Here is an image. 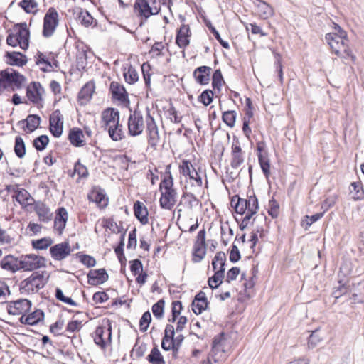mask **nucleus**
<instances>
[{
	"instance_id": "1",
	"label": "nucleus",
	"mask_w": 364,
	"mask_h": 364,
	"mask_svg": "<svg viewBox=\"0 0 364 364\" xmlns=\"http://www.w3.org/2000/svg\"><path fill=\"white\" fill-rule=\"evenodd\" d=\"M46 282V279L44 278V272H34L30 277L21 282L20 291L25 294L35 293L44 287Z\"/></svg>"
},
{
	"instance_id": "2",
	"label": "nucleus",
	"mask_w": 364,
	"mask_h": 364,
	"mask_svg": "<svg viewBox=\"0 0 364 364\" xmlns=\"http://www.w3.org/2000/svg\"><path fill=\"white\" fill-rule=\"evenodd\" d=\"M26 77L12 68L6 69L0 72V83L4 89L13 86L12 90L21 89Z\"/></svg>"
},
{
	"instance_id": "3",
	"label": "nucleus",
	"mask_w": 364,
	"mask_h": 364,
	"mask_svg": "<svg viewBox=\"0 0 364 364\" xmlns=\"http://www.w3.org/2000/svg\"><path fill=\"white\" fill-rule=\"evenodd\" d=\"M21 270L33 271L35 269L46 267V259L35 254L22 255L20 256Z\"/></svg>"
},
{
	"instance_id": "4",
	"label": "nucleus",
	"mask_w": 364,
	"mask_h": 364,
	"mask_svg": "<svg viewBox=\"0 0 364 364\" xmlns=\"http://www.w3.org/2000/svg\"><path fill=\"white\" fill-rule=\"evenodd\" d=\"M59 23V15L57 10L50 7L43 18V36L50 38L53 35Z\"/></svg>"
},
{
	"instance_id": "5",
	"label": "nucleus",
	"mask_w": 364,
	"mask_h": 364,
	"mask_svg": "<svg viewBox=\"0 0 364 364\" xmlns=\"http://www.w3.org/2000/svg\"><path fill=\"white\" fill-rule=\"evenodd\" d=\"M347 34L345 31L341 30V34L336 33H329L326 35V40L330 46L333 52L337 56H341V50L345 48V45L348 42Z\"/></svg>"
},
{
	"instance_id": "6",
	"label": "nucleus",
	"mask_w": 364,
	"mask_h": 364,
	"mask_svg": "<svg viewBox=\"0 0 364 364\" xmlns=\"http://www.w3.org/2000/svg\"><path fill=\"white\" fill-rule=\"evenodd\" d=\"M144 129L143 114L141 111L135 109L129 114L128 119L129 134L132 136L140 135Z\"/></svg>"
},
{
	"instance_id": "7",
	"label": "nucleus",
	"mask_w": 364,
	"mask_h": 364,
	"mask_svg": "<svg viewBox=\"0 0 364 364\" xmlns=\"http://www.w3.org/2000/svg\"><path fill=\"white\" fill-rule=\"evenodd\" d=\"M134 9L141 18H144V21L140 22V26H142L144 21L151 16L157 14L159 12V9L151 7L147 0H136L134 4Z\"/></svg>"
},
{
	"instance_id": "8",
	"label": "nucleus",
	"mask_w": 364,
	"mask_h": 364,
	"mask_svg": "<svg viewBox=\"0 0 364 364\" xmlns=\"http://www.w3.org/2000/svg\"><path fill=\"white\" fill-rule=\"evenodd\" d=\"M179 171L183 176L188 177L191 181H194L197 186H202V178L190 161L183 160L179 166Z\"/></svg>"
},
{
	"instance_id": "9",
	"label": "nucleus",
	"mask_w": 364,
	"mask_h": 364,
	"mask_svg": "<svg viewBox=\"0 0 364 364\" xmlns=\"http://www.w3.org/2000/svg\"><path fill=\"white\" fill-rule=\"evenodd\" d=\"M32 303L26 299L10 301L7 305V311L11 315L23 314L30 311Z\"/></svg>"
},
{
	"instance_id": "10",
	"label": "nucleus",
	"mask_w": 364,
	"mask_h": 364,
	"mask_svg": "<svg viewBox=\"0 0 364 364\" xmlns=\"http://www.w3.org/2000/svg\"><path fill=\"white\" fill-rule=\"evenodd\" d=\"M16 33L14 36L19 42V46L23 50H26L29 46L30 31L26 23H17L14 27Z\"/></svg>"
},
{
	"instance_id": "11",
	"label": "nucleus",
	"mask_w": 364,
	"mask_h": 364,
	"mask_svg": "<svg viewBox=\"0 0 364 364\" xmlns=\"http://www.w3.org/2000/svg\"><path fill=\"white\" fill-rule=\"evenodd\" d=\"M49 130L55 137H60L63 131V118L59 109L54 111L50 116Z\"/></svg>"
},
{
	"instance_id": "12",
	"label": "nucleus",
	"mask_w": 364,
	"mask_h": 364,
	"mask_svg": "<svg viewBox=\"0 0 364 364\" xmlns=\"http://www.w3.org/2000/svg\"><path fill=\"white\" fill-rule=\"evenodd\" d=\"M72 252L68 242L55 244L50 247V254L52 258L56 261L65 259Z\"/></svg>"
},
{
	"instance_id": "13",
	"label": "nucleus",
	"mask_w": 364,
	"mask_h": 364,
	"mask_svg": "<svg viewBox=\"0 0 364 364\" xmlns=\"http://www.w3.org/2000/svg\"><path fill=\"white\" fill-rule=\"evenodd\" d=\"M112 327L110 323L107 328L103 326H97L95 331L94 341L102 349L105 348L107 343H111Z\"/></svg>"
},
{
	"instance_id": "14",
	"label": "nucleus",
	"mask_w": 364,
	"mask_h": 364,
	"mask_svg": "<svg viewBox=\"0 0 364 364\" xmlns=\"http://www.w3.org/2000/svg\"><path fill=\"white\" fill-rule=\"evenodd\" d=\"M146 131L148 132V143L151 147L157 145L159 141L158 127L154 119L150 115L149 111L146 117Z\"/></svg>"
},
{
	"instance_id": "15",
	"label": "nucleus",
	"mask_w": 364,
	"mask_h": 364,
	"mask_svg": "<svg viewBox=\"0 0 364 364\" xmlns=\"http://www.w3.org/2000/svg\"><path fill=\"white\" fill-rule=\"evenodd\" d=\"M109 91L112 93L113 99L122 103H129L128 93L126 89L118 82L113 81L110 83Z\"/></svg>"
},
{
	"instance_id": "16",
	"label": "nucleus",
	"mask_w": 364,
	"mask_h": 364,
	"mask_svg": "<svg viewBox=\"0 0 364 364\" xmlns=\"http://www.w3.org/2000/svg\"><path fill=\"white\" fill-rule=\"evenodd\" d=\"M105 127L112 128L119 123V112L114 108H107L102 114Z\"/></svg>"
},
{
	"instance_id": "17",
	"label": "nucleus",
	"mask_w": 364,
	"mask_h": 364,
	"mask_svg": "<svg viewBox=\"0 0 364 364\" xmlns=\"http://www.w3.org/2000/svg\"><path fill=\"white\" fill-rule=\"evenodd\" d=\"M88 284L90 285L102 284L107 282L109 275L105 269L90 270L87 274Z\"/></svg>"
},
{
	"instance_id": "18",
	"label": "nucleus",
	"mask_w": 364,
	"mask_h": 364,
	"mask_svg": "<svg viewBox=\"0 0 364 364\" xmlns=\"http://www.w3.org/2000/svg\"><path fill=\"white\" fill-rule=\"evenodd\" d=\"M177 192L176 190L161 191L159 200L160 206L163 209L171 210L176 202Z\"/></svg>"
},
{
	"instance_id": "19",
	"label": "nucleus",
	"mask_w": 364,
	"mask_h": 364,
	"mask_svg": "<svg viewBox=\"0 0 364 364\" xmlns=\"http://www.w3.org/2000/svg\"><path fill=\"white\" fill-rule=\"evenodd\" d=\"M191 33L188 25H182L177 31L176 43L180 48H186L190 43Z\"/></svg>"
},
{
	"instance_id": "20",
	"label": "nucleus",
	"mask_w": 364,
	"mask_h": 364,
	"mask_svg": "<svg viewBox=\"0 0 364 364\" xmlns=\"http://www.w3.org/2000/svg\"><path fill=\"white\" fill-rule=\"evenodd\" d=\"M253 4L260 18L267 19L274 15L273 8L267 2L262 0H255Z\"/></svg>"
},
{
	"instance_id": "21",
	"label": "nucleus",
	"mask_w": 364,
	"mask_h": 364,
	"mask_svg": "<svg viewBox=\"0 0 364 364\" xmlns=\"http://www.w3.org/2000/svg\"><path fill=\"white\" fill-rule=\"evenodd\" d=\"M20 257H16L12 255L5 256L0 262V266L2 269L16 272L21 270Z\"/></svg>"
},
{
	"instance_id": "22",
	"label": "nucleus",
	"mask_w": 364,
	"mask_h": 364,
	"mask_svg": "<svg viewBox=\"0 0 364 364\" xmlns=\"http://www.w3.org/2000/svg\"><path fill=\"white\" fill-rule=\"evenodd\" d=\"M68 218V213L67 210L63 207L59 208L56 211V215L54 220V228L58 231L59 235L63 233Z\"/></svg>"
},
{
	"instance_id": "23",
	"label": "nucleus",
	"mask_w": 364,
	"mask_h": 364,
	"mask_svg": "<svg viewBox=\"0 0 364 364\" xmlns=\"http://www.w3.org/2000/svg\"><path fill=\"white\" fill-rule=\"evenodd\" d=\"M41 91H43V89L40 82H32L27 87L26 95L30 101L38 104L42 100Z\"/></svg>"
},
{
	"instance_id": "24",
	"label": "nucleus",
	"mask_w": 364,
	"mask_h": 364,
	"mask_svg": "<svg viewBox=\"0 0 364 364\" xmlns=\"http://www.w3.org/2000/svg\"><path fill=\"white\" fill-rule=\"evenodd\" d=\"M211 68L205 65L197 68L193 73L196 81L200 85H207L210 80Z\"/></svg>"
},
{
	"instance_id": "25",
	"label": "nucleus",
	"mask_w": 364,
	"mask_h": 364,
	"mask_svg": "<svg viewBox=\"0 0 364 364\" xmlns=\"http://www.w3.org/2000/svg\"><path fill=\"white\" fill-rule=\"evenodd\" d=\"M34 210L41 222L48 223L53 218L50 209L42 202L38 201L35 203Z\"/></svg>"
},
{
	"instance_id": "26",
	"label": "nucleus",
	"mask_w": 364,
	"mask_h": 364,
	"mask_svg": "<svg viewBox=\"0 0 364 364\" xmlns=\"http://www.w3.org/2000/svg\"><path fill=\"white\" fill-rule=\"evenodd\" d=\"M95 85L93 81L87 82L78 93V100L81 105L87 103L92 97Z\"/></svg>"
},
{
	"instance_id": "27",
	"label": "nucleus",
	"mask_w": 364,
	"mask_h": 364,
	"mask_svg": "<svg viewBox=\"0 0 364 364\" xmlns=\"http://www.w3.org/2000/svg\"><path fill=\"white\" fill-rule=\"evenodd\" d=\"M231 155V167L236 169L239 166H240V165L244 162V157L242 156V149L238 141H237L236 144H232Z\"/></svg>"
},
{
	"instance_id": "28",
	"label": "nucleus",
	"mask_w": 364,
	"mask_h": 364,
	"mask_svg": "<svg viewBox=\"0 0 364 364\" xmlns=\"http://www.w3.org/2000/svg\"><path fill=\"white\" fill-rule=\"evenodd\" d=\"M134 213L135 217L140 221L142 225H146L149 222L148 210L143 203L137 200L134 203Z\"/></svg>"
},
{
	"instance_id": "29",
	"label": "nucleus",
	"mask_w": 364,
	"mask_h": 364,
	"mask_svg": "<svg viewBox=\"0 0 364 364\" xmlns=\"http://www.w3.org/2000/svg\"><path fill=\"white\" fill-rule=\"evenodd\" d=\"M5 57L8 60L7 63L11 65L23 66L27 63L26 56L20 52H6Z\"/></svg>"
},
{
	"instance_id": "30",
	"label": "nucleus",
	"mask_w": 364,
	"mask_h": 364,
	"mask_svg": "<svg viewBox=\"0 0 364 364\" xmlns=\"http://www.w3.org/2000/svg\"><path fill=\"white\" fill-rule=\"evenodd\" d=\"M83 137L84 133L80 128H73L69 132L68 139L70 144L76 147H81L85 144Z\"/></svg>"
},
{
	"instance_id": "31",
	"label": "nucleus",
	"mask_w": 364,
	"mask_h": 364,
	"mask_svg": "<svg viewBox=\"0 0 364 364\" xmlns=\"http://www.w3.org/2000/svg\"><path fill=\"white\" fill-rule=\"evenodd\" d=\"M19 123L25 124L28 132L31 133L39 127L41 117L37 114H29L26 119L20 121Z\"/></svg>"
},
{
	"instance_id": "32",
	"label": "nucleus",
	"mask_w": 364,
	"mask_h": 364,
	"mask_svg": "<svg viewBox=\"0 0 364 364\" xmlns=\"http://www.w3.org/2000/svg\"><path fill=\"white\" fill-rule=\"evenodd\" d=\"M15 198L23 207L30 205L34 201L31 194L24 188H21L16 191Z\"/></svg>"
},
{
	"instance_id": "33",
	"label": "nucleus",
	"mask_w": 364,
	"mask_h": 364,
	"mask_svg": "<svg viewBox=\"0 0 364 364\" xmlns=\"http://www.w3.org/2000/svg\"><path fill=\"white\" fill-rule=\"evenodd\" d=\"M231 205L234 207L235 212L237 214L243 215L247 211L248 205L247 199L240 198L238 196H235L231 200Z\"/></svg>"
},
{
	"instance_id": "34",
	"label": "nucleus",
	"mask_w": 364,
	"mask_h": 364,
	"mask_svg": "<svg viewBox=\"0 0 364 364\" xmlns=\"http://www.w3.org/2000/svg\"><path fill=\"white\" fill-rule=\"evenodd\" d=\"M170 166L171 165H168L166 168V176L164 178L161 180L159 188L161 191H168L171 190H175L173 188V177L171 176V171H170Z\"/></svg>"
},
{
	"instance_id": "35",
	"label": "nucleus",
	"mask_w": 364,
	"mask_h": 364,
	"mask_svg": "<svg viewBox=\"0 0 364 364\" xmlns=\"http://www.w3.org/2000/svg\"><path fill=\"white\" fill-rule=\"evenodd\" d=\"M151 364H166L163 355L159 351L158 346H155L146 358Z\"/></svg>"
},
{
	"instance_id": "36",
	"label": "nucleus",
	"mask_w": 364,
	"mask_h": 364,
	"mask_svg": "<svg viewBox=\"0 0 364 364\" xmlns=\"http://www.w3.org/2000/svg\"><path fill=\"white\" fill-rule=\"evenodd\" d=\"M223 333L214 337L212 343V349L210 353L216 354L218 355H223L225 353V350L222 347V341L223 339Z\"/></svg>"
},
{
	"instance_id": "37",
	"label": "nucleus",
	"mask_w": 364,
	"mask_h": 364,
	"mask_svg": "<svg viewBox=\"0 0 364 364\" xmlns=\"http://www.w3.org/2000/svg\"><path fill=\"white\" fill-rule=\"evenodd\" d=\"M123 75L126 82L130 85L134 84L139 80L138 73L132 65L128 67L127 70L124 72Z\"/></svg>"
},
{
	"instance_id": "38",
	"label": "nucleus",
	"mask_w": 364,
	"mask_h": 364,
	"mask_svg": "<svg viewBox=\"0 0 364 364\" xmlns=\"http://www.w3.org/2000/svg\"><path fill=\"white\" fill-rule=\"evenodd\" d=\"M108 133L110 138L114 141H119L124 136L122 131V125L119 123L112 128H109Z\"/></svg>"
},
{
	"instance_id": "39",
	"label": "nucleus",
	"mask_w": 364,
	"mask_h": 364,
	"mask_svg": "<svg viewBox=\"0 0 364 364\" xmlns=\"http://www.w3.org/2000/svg\"><path fill=\"white\" fill-rule=\"evenodd\" d=\"M206 255V245H193V261L200 262Z\"/></svg>"
},
{
	"instance_id": "40",
	"label": "nucleus",
	"mask_w": 364,
	"mask_h": 364,
	"mask_svg": "<svg viewBox=\"0 0 364 364\" xmlns=\"http://www.w3.org/2000/svg\"><path fill=\"white\" fill-rule=\"evenodd\" d=\"M14 152L16 155L22 159L26 154V145L22 137L17 136L15 138Z\"/></svg>"
},
{
	"instance_id": "41",
	"label": "nucleus",
	"mask_w": 364,
	"mask_h": 364,
	"mask_svg": "<svg viewBox=\"0 0 364 364\" xmlns=\"http://www.w3.org/2000/svg\"><path fill=\"white\" fill-rule=\"evenodd\" d=\"M237 113L235 111H225L223 113L222 119L223 122L230 128H232L235 124Z\"/></svg>"
},
{
	"instance_id": "42",
	"label": "nucleus",
	"mask_w": 364,
	"mask_h": 364,
	"mask_svg": "<svg viewBox=\"0 0 364 364\" xmlns=\"http://www.w3.org/2000/svg\"><path fill=\"white\" fill-rule=\"evenodd\" d=\"M49 143V138L47 135H41L36 137L33 142V145L37 151L44 150Z\"/></svg>"
},
{
	"instance_id": "43",
	"label": "nucleus",
	"mask_w": 364,
	"mask_h": 364,
	"mask_svg": "<svg viewBox=\"0 0 364 364\" xmlns=\"http://www.w3.org/2000/svg\"><path fill=\"white\" fill-rule=\"evenodd\" d=\"M164 306L165 301L162 299H159L152 306L151 310L154 316L156 318L161 319L163 318L164 314Z\"/></svg>"
},
{
	"instance_id": "44",
	"label": "nucleus",
	"mask_w": 364,
	"mask_h": 364,
	"mask_svg": "<svg viewBox=\"0 0 364 364\" xmlns=\"http://www.w3.org/2000/svg\"><path fill=\"white\" fill-rule=\"evenodd\" d=\"M53 243L50 237H43L39 240H33L32 246L36 250H46Z\"/></svg>"
},
{
	"instance_id": "45",
	"label": "nucleus",
	"mask_w": 364,
	"mask_h": 364,
	"mask_svg": "<svg viewBox=\"0 0 364 364\" xmlns=\"http://www.w3.org/2000/svg\"><path fill=\"white\" fill-rule=\"evenodd\" d=\"M78 20L80 23L85 27H88L92 25L93 22V18L87 10L81 9L78 14Z\"/></svg>"
},
{
	"instance_id": "46",
	"label": "nucleus",
	"mask_w": 364,
	"mask_h": 364,
	"mask_svg": "<svg viewBox=\"0 0 364 364\" xmlns=\"http://www.w3.org/2000/svg\"><path fill=\"white\" fill-rule=\"evenodd\" d=\"M223 82L224 80L220 70H215L212 76V86L213 89L220 90V87Z\"/></svg>"
},
{
	"instance_id": "47",
	"label": "nucleus",
	"mask_w": 364,
	"mask_h": 364,
	"mask_svg": "<svg viewBox=\"0 0 364 364\" xmlns=\"http://www.w3.org/2000/svg\"><path fill=\"white\" fill-rule=\"evenodd\" d=\"M18 5L26 13L36 12L38 6L37 3L34 0H22L18 3Z\"/></svg>"
},
{
	"instance_id": "48",
	"label": "nucleus",
	"mask_w": 364,
	"mask_h": 364,
	"mask_svg": "<svg viewBox=\"0 0 364 364\" xmlns=\"http://www.w3.org/2000/svg\"><path fill=\"white\" fill-rule=\"evenodd\" d=\"M75 255L79 258L80 262L87 267H93L96 264L95 259L90 255L81 254L80 252L77 253Z\"/></svg>"
},
{
	"instance_id": "49",
	"label": "nucleus",
	"mask_w": 364,
	"mask_h": 364,
	"mask_svg": "<svg viewBox=\"0 0 364 364\" xmlns=\"http://www.w3.org/2000/svg\"><path fill=\"white\" fill-rule=\"evenodd\" d=\"M247 201L248 205L247 213H250L252 215L256 214L259 209V203L255 195L248 196Z\"/></svg>"
},
{
	"instance_id": "50",
	"label": "nucleus",
	"mask_w": 364,
	"mask_h": 364,
	"mask_svg": "<svg viewBox=\"0 0 364 364\" xmlns=\"http://www.w3.org/2000/svg\"><path fill=\"white\" fill-rule=\"evenodd\" d=\"M151 321V315L150 312L149 311H147L142 314V316L140 318V321H139L140 331L142 332L146 331L149 326Z\"/></svg>"
},
{
	"instance_id": "51",
	"label": "nucleus",
	"mask_w": 364,
	"mask_h": 364,
	"mask_svg": "<svg viewBox=\"0 0 364 364\" xmlns=\"http://www.w3.org/2000/svg\"><path fill=\"white\" fill-rule=\"evenodd\" d=\"M218 260H220V268L224 267L226 262V255L225 252L220 251L215 254L212 261V266L214 271H217Z\"/></svg>"
},
{
	"instance_id": "52",
	"label": "nucleus",
	"mask_w": 364,
	"mask_h": 364,
	"mask_svg": "<svg viewBox=\"0 0 364 364\" xmlns=\"http://www.w3.org/2000/svg\"><path fill=\"white\" fill-rule=\"evenodd\" d=\"M44 312L41 309H36L28 315L31 323V326L36 325L44 318Z\"/></svg>"
},
{
	"instance_id": "53",
	"label": "nucleus",
	"mask_w": 364,
	"mask_h": 364,
	"mask_svg": "<svg viewBox=\"0 0 364 364\" xmlns=\"http://www.w3.org/2000/svg\"><path fill=\"white\" fill-rule=\"evenodd\" d=\"M213 92L210 90H204L198 97V101L205 106L209 105L213 102Z\"/></svg>"
},
{
	"instance_id": "54",
	"label": "nucleus",
	"mask_w": 364,
	"mask_h": 364,
	"mask_svg": "<svg viewBox=\"0 0 364 364\" xmlns=\"http://www.w3.org/2000/svg\"><path fill=\"white\" fill-rule=\"evenodd\" d=\"M55 296L58 300L63 303L70 304L73 306H77V303L71 298L64 296L63 291L60 288H56Z\"/></svg>"
},
{
	"instance_id": "55",
	"label": "nucleus",
	"mask_w": 364,
	"mask_h": 364,
	"mask_svg": "<svg viewBox=\"0 0 364 364\" xmlns=\"http://www.w3.org/2000/svg\"><path fill=\"white\" fill-rule=\"evenodd\" d=\"M351 186L353 187V191L355 192L353 195V198L355 200H361L364 197V191L363 189L362 185L360 182H353L351 183Z\"/></svg>"
},
{
	"instance_id": "56",
	"label": "nucleus",
	"mask_w": 364,
	"mask_h": 364,
	"mask_svg": "<svg viewBox=\"0 0 364 364\" xmlns=\"http://www.w3.org/2000/svg\"><path fill=\"white\" fill-rule=\"evenodd\" d=\"M338 287L332 293L333 296L336 299L341 297L348 291V286L346 284H342L341 280L338 281Z\"/></svg>"
},
{
	"instance_id": "57",
	"label": "nucleus",
	"mask_w": 364,
	"mask_h": 364,
	"mask_svg": "<svg viewBox=\"0 0 364 364\" xmlns=\"http://www.w3.org/2000/svg\"><path fill=\"white\" fill-rule=\"evenodd\" d=\"M130 270L134 275H136L143 271V264L140 259H136L130 262Z\"/></svg>"
},
{
	"instance_id": "58",
	"label": "nucleus",
	"mask_w": 364,
	"mask_h": 364,
	"mask_svg": "<svg viewBox=\"0 0 364 364\" xmlns=\"http://www.w3.org/2000/svg\"><path fill=\"white\" fill-rule=\"evenodd\" d=\"M322 338L318 335V330H316L311 333V334L309 336V341H308V346L309 348H313L316 345L321 341Z\"/></svg>"
},
{
	"instance_id": "59",
	"label": "nucleus",
	"mask_w": 364,
	"mask_h": 364,
	"mask_svg": "<svg viewBox=\"0 0 364 364\" xmlns=\"http://www.w3.org/2000/svg\"><path fill=\"white\" fill-rule=\"evenodd\" d=\"M74 173L79 175L81 178H85L88 176V171L86 166L82 164L80 161L75 164Z\"/></svg>"
},
{
	"instance_id": "60",
	"label": "nucleus",
	"mask_w": 364,
	"mask_h": 364,
	"mask_svg": "<svg viewBox=\"0 0 364 364\" xmlns=\"http://www.w3.org/2000/svg\"><path fill=\"white\" fill-rule=\"evenodd\" d=\"M137 245L136 240V229L134 228L129 233L128 243L127 245V249H135Z\"/></svg>"
},
{
	"instance_id": "61",
	"label": "nucleus",
	"mask_w": 364,
	"mask_h": 364,
	"mask_svg": "<svg viewBox=\"0 0 364 364\" xmlns=\"http://www.w3.org/2000/svg\"><path fill=\"white\" fill-rule=\"evenodd\" d=\"M240 257L241 255L238 247L235 244H232L229 257L230 262L235 263L240 259Z\"/></svg>"
},
{
	"instance_id": "62",
	"label": "nucleus",
	"mask_w": 364,
	"mask_h": 364,
	"mask_svg": "<svg viewBox=\"0 0 364 364\" xmlns=\"http://www.w3.org/2000/svg\"><path fill=\"white\" fill-rule=\"evenodd\" d=\"M240 272V270L239 267H232L227 273V278L225 281L228 283H230L232 281L235 280L239 275Z\"/></svg>"
},
{
	"instance_id": "63",
	"label": "nucleus",
	"mask_w": 364,
	"mask_h": 364,
	"mask_svg": "<svg viewBox=\"0 0 364 364\" xmlns=\"http://www.w3.org/2000/svg\"><path fill=\"white\" fill-rule=\"evenodd\" d=\"M108 295L104 291H98L94 294L92 300L95 304H102L108 300Z\"/></svg>"
},
{
	"instance_id": "64",
	"label": "nucleus",
	"mask_w": 364,
	"mask_h": 364,
	"mask_svg": "<svg viewBox=\"0 0 364 364\" xmlns=\"http://www.w3.org/2000/svg\"><path fill=\"white\" fill-rule=\"evenodd\" d=\"M270 208L268 210V213L273 218H277L279 215V205L275 200L272 199L269 200Z\"/></svg>"
}]
</instances>
